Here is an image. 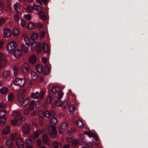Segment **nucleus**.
Segmentation results:
<instances>
[{
    "label": "nucleus",
    "mask_w": 148,
    "mask_h": 148,
    "mask_svg": "<svg viewBox=\"0 0 148 148\" xmlns=\"http://www.w3.org/2000/svg\"><path fill=\"white\" fill-rule=\"evenodd\" d=\"M16 46V42L14 40L11 41L7 45L6 49L9 53H12L15 50Z\"/></svg>",
    "instance_id": "1"
},
{
    "label": "nucleus",
    "mask_w": 148,
    "mask_h": 148,
    "mask_svg": "<svg viewBox=\"0 0 148 148\" xmlns=\"http://www.w3.org/2000/svg\"><path fill=\"white\" fill-rule=\"evenodd\" d=\"M45 92L43 91H41L39 93L38 91L35 92L31 93L30 96L32 99H37L39 98L40 99H43L44 97Z\"/></svg>",
    "instance_id": "2"
},
{
    "label": "nucleus",
    "mask_w": 148,
    "mask_h": 148,
    "mask_svg": "<svg viewBox=\"0 0 148 148\" xmlns=\"http://www.w3.org/2000/svg\"><path fill=\"white\" fill-rule=\"evenodd\" d=\"M25 80L24 78H21L19 77L16 78L14 81V83L15 85L22 87L25 84Z\"/></svg>",
    "instance_id": "3"
},
{
    "label": "nucleus",
    "mask_w": 148,
    "mask_h": 148,
    "mask_svg": "<svg viewBox=\"0 0 148 148\" xmlns=\"http://www.w3.org/2000/svg\"><path fill=\"white\" fill-rule=\"evenodd\" d=\"M47 133L49 134L50 137L51 138H54L57 136V132L55 126L52 125L51 126V131L50 132L49 130V132L47 131Z\"/></svg>",
    "instance_id": "4"
},
{
    "label": "nucleus",
    "mask_w": 148,
    "mask_h": 148,
    "mask_svg": "<svg viewBox=\"0 0 148 148\" xmlns=\"http://www.w3.org/2000/svg\"><path fill=\"white\" fill-rule=\"evenodd\" d=\"M68 127V124L64 122L61 124L60 127L59 128V131L60 134H62L64 131L67 130Z\"/></svg>",
    "instance_id": "5"
},
{
    "label": "nucleus",
    "mask_w": 148,
    "mask_h": 148,
    "mask_svg": "<svg viewBox=\"0 0 148 148\" xmlns=\"http://www.w3.org/2000/svg\"><path fill=\"white\" fill-rule=\"evenodd\" d=\"M22 121V118L21 117H20L17 119L15 118L11 121V123L12 124L14 125H17L18 126L20 125L21 124Z\"/></svg>",
    "instance_id": "6"
},
{
    "label": "nucleus",
    "mask_w": 148,
    "mask_h": 148,
    "mask_svg": "<svg viewBox=\"0 0 148 148\" xmlns=\"http://www.w3.org/2000/svg\"><path fill=\"white\" fill-rule=\"evenodd\" d=\"M16 145L19 148H24V143L22 140L19 138H17L16 140Z\"/></svg>",
    "instance_id": "7"
},
{
    "label": "nucleus",
    "mask_w": 148,
    "mask_h": 148,
    "mask_svg": "<svg viewBox=\"0 0 148 148\" xmlns=\"http://www.w3.org/2000/svg\"><path fill=\"white\" fill-rule=\"evenodd\" d=\"M11 31L8 28H6L4 29L3 36L5 38H8L11 34Z\"/></svg>",
    "instance_id": "8"
},
{
    "label": "nucleus",
    "mask_w": 148,
    "mask_h": 148,
    "mask_svg": "<svg viewBox=\"0 0 148 148\" xmlns=\"http://www.w3.org/2000/svg\"><path fill=\"white\" fill-rule=\"evenodd\" d=\"M44 132L45 130L44 129L36 130L34 132L33 135L35 138H37L41 134L43 133Z\"/></svg>",
    "instance_id": "9"
},
{
    "label": "nucleus",
    "mask_w": 148,
    "mask_h": 148,
    "mask_svg": "<svg viewBox=\"0 0 148 148\" xmlns=\"http://www.w3.org/2000/svg\"><path fill=\"white\" fill-rule=\"evenodd\" d=\"M42 140L43 143L45 144L49 145H50V143L49 140L48 136L46 134H44L42 136Z\"/></svg>",
    "instance_id": "10"
},
{
    "label": "nucleus",
    "mask_w": 148,
    "mask_h": 148,
    "mask_svg": "<svg viewBox=\"0 0 148 148\" xmlns=\"http://www.w3.org/2000/svg\"><path fill=\"white\" fill-rule=\"evenodd\" d=\"M55 114L54 111L53 110H51L50 111H46L44 113V116L47 118H49L51 116H54Z\"/></svg>",
    "instance_id": "11"
},
{
    "label": "nucleus",
    "mask_w": 148,
    "mask_h": 148,
    "mask_svg": "<svg viewBox=\"0 0 148 148\" xmlns=\"http://www.w3.org/2000/svg\"><path fill=\"white\" fill-rule=\"evenodd\" d=\"M22 51L21 49L16 50L13 53L14 56L16 58H19L22 55Z\"/></svg>",
    "instance_id": "12"
},
{
    "label": "nucleus",
    "mask_w": 148,
    "mask_h": 148,
    "mask_svg": "<svg viewBox=\"0 0 148 148\" xmlns=\"http://www.w3.org/2000/svg\"><path fill=\"white\" fill-rule=\"evenodd\" d=\"M30 131V128L27 125H25L22 129V132L25 134H29Z\"/></svg>",
    "instance_id": "13"
},
{
    "label": "nucleus",
    "mask_w": 148,
    "mask_h": 148,
    "mask_svg": "<svg viewBox=\"0 0 148 148\" xmlns=\"http://www.w3.org/2000/svg\"><path fill=\"white\" fill-rule=\"evenodd\" d=\"M42 49L43 52L45 53H48L50 51V49L49 46L44 42L42 43Z\"/></svg>",
    "instance_id": "14"
},
{
    "label": "nucleus",
    "mask_w": 148,
    "mask_h": 148,
    "mask_svg": "<svg viewBox=\"0 0 148 148\" xmlns=\"http://www.w3.org/2000/svg\"><path fill=\"white\" fill-rule=\"evenodd\" d=\"M14 7L15 10L17 12L19 13L21 11V7L20 3H16L14 5Z\"/></svg>",
    "instance_id": "15"
},
{
    "label": "nucleus",
    "mask_w": 148,
    "mask_h": 148,
    "mask_svg": "<svg viewBox=\"0 0 148 148\" xmlns=\"http://www.w3.org/2000/svg\"><path fill=\"white\" fill-rule=\"evenodd\" d=\"M22 71L24 73H26L29 70V65L26 63L24 64L22 66Z\"/></svg>",
    "instance_id": "16"
},
{
    "label": "nucleus",
    "mask_w": 148,
    "mask_h": 148,
    "mask_svg": "<svg viewBox=\"0 0 148 148\" xmlns=\"http://www.w3.org/2000/svg\"><path fill=\"white\" fill-rule=\"evenodd\" d=\"M31 9L37 11H40L42 10V7L40 5H33Z\"/></svg>",
    "instance_id": "17"
},
{
    "label": "nucleus",
    "mask_w": 148,
    "mask_h": 148,
    "mask_svg": "<svg viewBox=\"0 0 148 148\" xmlns=\"http://www.w3.org/2000/svg\"><path fill=\"white\" fill-rule=\"evenodd\" d=\"M31 77L32 79L33 80H36L38 78V75L35 72L32 71L31 72Z\"/></svg>",
    "instance_id": "18"
},
{
    "label": "nucleus",
    "mask_w": 148,
    "mask_h": 148,
    "mask_svg": "<svg viewBox=\"0 0 148 148\" xmlns=\"http://www.w3.org/2000/svg\"><path fill=\"white\" fill-rule=\"evenodd\" d=\"M35 26V24L33 22H29L27 24V27L29 30H32Z\"/></svg>",
    "instance_id": "19"
},
{
    "label": "nucleus",
    "mask_w": 148,
    "mask_h": 148,
    "mask_svg": "<svg viewBox=\"0 0 148 148\" xmlns=\"http://www.w3.org/2000/svg\"><path fill=\"white\" fill-rule=\"evenodd\" d=\"M36 69L38 72L41 73L43 71L44 69L41 65H38L36 66Z\"/></svg>",
    "instance_id": "20"
},
{
    "label": "nucleus",
    "mask_w": 148,
    "mask_h": 148,
    "mask_svg": "<svg viewBox=\"0 0 148 148\" xmlns=\"http://www.w3.org/2000/svg\"><path fill=\"white\" fill-rule=\"evenodd\" d=\"M36 60V56L34 55L31 56L29 58V61L32 64H34Z\"/></svg>",
    "instance_id": "21"
},
{
    "label": "nucleus",
    "mask_w": 148,
    "mask_h": 148,
    "mask_svg": "<svg viewBox=\"0 0 148 148\" xmlns=\"http://www.w3.org/2000/svg\"><path fill=\"white\" fill-rule=\"evenodd\" d=\"M50 122L53 125H56L58 123V119L55 117H52L50 119Z\"/></svg>",
    "instance_id": "22"
},
{
    "label": "nucleus",
    "mask_w": 148,
    "mask_h": 148,
    "mask_svg": "<svg viewBox=\"0 0 148 148\" xmlns=\"http://www.w3.org/2000/svg\"><path fill=\"white\" fill-rule=\"evenodd\" d=\"M38 36L39 35L37 33H35L31 35L30 37L33 40H35L38 39Z\"/></svg>",
    "instance_id": "23"
},
{
    "label": "nucleus",
    "mask_w": 148,
    "mask_h": 148,
    "mask_svg": "<svg viewBox=\"0 0 148 148\" xmlns=\"http://www.w3.org/2000/svg\"><path fill=\"white\" fill-rule=\"evenodd\" d=\"M77 126L79 128H82L84 127V125L83 122L81 120H78L77 123Z\"/></svg>",
    "instance_id": "24"
},
{
    "label": "nucleus",
    "mask_w": 148,
    "mask_h": 148,
    "mask_svg": "<svg viewBox=\"0 0 148 148\" xmlns=\"http://www.w3.org/2000/svg\"><path fill=\"white\" fill-rule=\"evenodd\" d=\"M30 103V100L29 98H27L25 99L22 103V105L24 107L27 106Z\"/></svg>",
    "instance_id": "25"
},
{
    "label": "nucleus",
    "mask_w": 148,
    "mask_h": 148,
    "mask_svg": "<svg viewBox=\"0 0 148 148\" xmlns=\"http://www.w3.org/2000/svg\"><path fill=\"white\" fill-rule=\"evenodd\" d=\"M69 109L70 112L71 113L74 114L75 112V108L73 105L70 106Z\"/></svg>",
    "instance_id": "26"
},
{
    "label": "nucleus",
    "mask_w": 148,
    "mask_h": 148,
    "mask_svg": "<svg viewBox=\"0 0 148 148\" xmlns=\"http://www.w3.org/2000/svg\"><path fill=\"white\" fill-rule=\"evenodd\" d=\"M10 131V129L9 126H6L3 130L2 133L3 134H6L8 133Z\"/></svg>",
    "instance_id": "27"
},
{
    "label": "nucleus",
    "mask_w": 148,
    "mask_h": 148,
    "mask_svg": "<svg viewBox=\"0 0 148 148\" xmlns=\"http://www.w3.org/2000/svg\"><path fill=\"white\" fill-rule=\"evenodd\" d=\"M10 71H6L3 73V77L5 78H7L10 76Z\"/></svg>",
    "instance_id": "28"
},
{
    "label": "nucleus",
    "mask_w": 148,
    "mask_h": 148,
    "mask_svg": "<svg viewBox=\"0 0 148 148\" xmlns=\"http://www.w3.org/2000/svg\"><path fill=\"white\" fill-rule=\"evenodd\" d=\"M25 143L26 146L32 145V141L30 139L26 138L25 140Z\"/></svg>",
    "instance_id": "29"
},
{
    "label": "nucleus",
    "mask_w": 148,
    "mask_h": 148,
    "mask_svg": "<svg viewBox=\"0 0 148 148\" xmlns=\"http://www.w3.org/2000/svg\"><path fill=\"white\" fill-rule=\"evenodd\" d=\"M8 91V89L6 87H3L0 89V93L4 94L6 93Z\"/></svg>",
    "instance_id": "30"
},
{
    "label": "nucleus",
    "mask_w": 148,
    "mask_h": 148,
    "mask_svg": "<svg viewBox=\"0 0 148 148\" xmlns=\"http://www.w3.org/2000/svg\"><path fill=\"white\" fill-rule=\"evenodd\" d=\"M12 115L13 116L15 117H18L19 118L20 116V112L17 110L14 111L12 113Z\"/></svg>",
    "instance_id": "31"
},
{
    "label": "nucleus",
    "mask_w": 148,
    "mask_h": 148,
    "mask_svg": "<svg viewBox=\"0 0 148 148\" xmlns=\"http://www.w3.org/2000/svg\"><path fill=\"white\" fill-rule=\"evenodd\" d=\"M5 144L9 148L11 147L12 143L11 141L8 139H7L5 141Z\"/></svg>",
    "instance_id": "32"
},
{
    "label": "nucleus",
    "mask_w": 148,
    "mask_h": 148,
    "mask_svg": "<svg viewBox=\"0 0 148 148\" xmlns=\"http://www.w3.org/2000/svg\"><path fill=\"white\" fill-rule=\"evenodd\" d=\"M24 40L26 45L27 46H29L30 43V38L27 36L25 37L24 38Z\"/></svg>",
    "instance_id": "33"
},
{
    "label": "nucleus",
    "mask_w": 148,
    "mask_h": 148,
    "mask_svg": "<svg viewBox=\"0 0 148 148\" xmlns=\"http://www.w3.org/2000/svg\"><path fill=\"white\" fill-rule=\"evenodd\" d=\"M39 14L41 19L43 20L46 19V17L44 12H39Z\"/></svg>",
    "instance_id": "34"
},
{
    "label": "nucleus",
    "mask_w": 148,
    "mask_h": 148,
    "mask_svg": "<svg viewBox=\"0 0 148 148\" xmlns=\"http://www.w3.org/2000/svg\"><path fill=\"white\" fill-rule=\"evenodd\" d=\"M50 69L48 65H46L45 67V71L44 73V74L45 75L48 74L49 72Z\"/></svg>",
    "instance_id": "35"
},
{
    "label": "nucleus",
    "mask_w": 148,
    "mask_h": 148,
    "mask_svg": "<svg viewBox=\"0 0 148 148\" xmlns=\"http://www.w3.org/2000/svg\"><path fill=\"white\" fill-rule=\"evenodd\" d=\"M19 34V32L17 28H14L13 30V34L15 36H17Z\"/></svg>",
    "instance_id": "36"
},
{
    "label": "nucleus",
    "mask_w": 148,
    "mask_h": 148,
    "mask_svg": "<svg viewBox=\"0 0 148 148\" xmlns=\"http://www.w3.org/2000/svg\"><path fill=\"white\" fill-rule=\"evenodd\" d=\"M12 69L14 71V75L15 76H17L18 73V68L16 66H14L12 68Z\"/></svg>",
    "instance_id": "37"
},
{
    "label": "nucleus",
    "mask_w": 148,
    "mask_h": 148,
    "mask_svg": "<svg viewBox=\"0 0 148 148\" xmlns=\"http://www.w3.org/2000/svg\"><path fill=\"white\" fill-rule=\"evenodd\" d=\"M37 47V44L35 42H32L31 45V49L32 50H34Z\"/></svg>",
    "instance_id": "38"
},
{
    "label": "nucleus",
    "mask_w": 148,
    "mask_h": 148,
    "mask_svg": "<svg viewBox=\"0 0 148 148\" xmlns=\"http://www.w3.org/2000/svg\"><path fill=\"white\" fill-rule=\"evenodd\" d=\"M52 98L51 96L49 95L47 98L45 99V101L47 103H50L51 102Z\"/></svg>",
    "instance_id": "39"
},
{
    "label": "nucleus",
    "mask_w": 148,
    "mask_h": 148,
    "mask_svg": "<svg viewBox=\"0 0 148 148\" xmlns=\"http://www.w3.org/2000/svg\"><path fill=\"white\" fill-rule=\"evenodd\" d=\"M35 103V101L33 100L30 103L29 105V109L30 110H32L33 109Z\"/></svg>",
    "instance_id": "40"
},
{
    "label": "nucleus",
    "mask_w": 148,
    "mask_h": 148,
    "mask_svg": "<svg viewBox=\"0 0 148 148\" xmlns=\"http://www.w3.org/2000/svg\"><path fill=\"white\" fill-rule=\"evenodd\" d=\"M14 96L12 93H10L8 95V100L9 101H11L14 99Z\"/></svg>",
    "instance_id": "41"
},
{
    "label": "nucleus",
    "mask_w": 148,
    "mask_h": 148,
    "mask_svg": "<svg viewBox=\"0 0 148 148\" xmlns=\"http://www.w3.org/2000/svg\"><path fill=\"white\" fill-rule=\"evenodd\" d=\"M51 91L54 93L58 92L60 91V89L58 87H52Z\"/></svg>",
    "instance_id": "42"
},
{
    "label": "nucleus",
    "mask_w": 148,
    "mask_h": 148,
    "mask_svg": "<svg viewBox=\"0 0 148 148\" xmlns=\"http://www.w3.org/2000/svg\"><path fill=\"white\" fill-rule=\"evenodd\" d=\"M63 101V103L62 104V106L64 108H66L68 106V104L67 101L66 100H64Z\"/></svg>",
    "instance_id": "43"
},
{
    "label": "nucleus",
    "mask_w": 148,
    "mask_h": 148,
    "mask_svg": "<svg viewBox=\"0 0 148 148\" xmlns=\"http://www.w3.org/2000/svg\"><path fill=\"white\" fill-rule=\"evenodd\" d=\"M21 48L22 49L23 51L26 53L28 51V47H27L24 44H22L21 45Z\"/></svg>",
    "instance_id": "44"
},
{
    "label": "nucleus",
    "mask_w": 148,
    "mask_h": 148,
    "mask_svg": "<svg viewBox=\"0 0 148 148\" xmlns=\"http://www.w3.org/2000/svg\"><path fill=\"white\" fill-rule=\"evenodd\" d=\"M79 143L78 141L77 140L75 139L72 142V146L73 147L77 146Z\"/></svg>",
    "instance_id": "45"
},
{
    "label": "nucleus",
    "mask_w": 148,
    "mask_h": 148,
    "mask_svg": "<svg viewBox=\"0 0 148 148\" xmlns=\"http://www.w3.org/2000/svg\"><path fill=\"white\" fill-rule=\"evenodd\" d=\"M62 103L63 101H61L60 100H58L56 101L55 104L56 106L59 107L62 106Z\"/></svg>",
    "instance_id": "46"
},
{
    "label": "nucleus",
    "mask_w": 148,
    "mask_h": 148,
    "mask_svg": "<svg viewBox=\"0 0 148 148\" xmlns=\"http://www.w3.org/2000/svg\"><path fill=\"white\" fill-rule=\"evenodd\" d=\"M5 121L6 118L5 117L2 118L1 119V121H0V125L1 126H3L5 124Z\"/></svg>",
    "instance_id": "47"
},
{
    "label": "nucleus",
    "mask_w": 148,
    "mask_h": 148,
    "mask_svg": "<svg viewBox=\"0 0 148 148\" xmlns=\"http://www.w3.org/2000/svg\"><path fill=\"white\" fill-rule=\"evenodd\" d=\"M58 93V94L57 95V97L58 99H61L64 93L60 91Z\"/></svg>",
    "instance_id": "48"
},
{
    "label": "nucleus",
    "mask_w": 148,
    "mask_h": 148,
    "mask_svg": "<svg viewBox=\"0 0 148 148\" xmlns=\"http://www.w3.org/2000/svg\"><path fill=\"white\" fill-rule=\"evenodd\" d=\"M23 17L27 20H30L31 18V16L29 14L24 15L23 16Z\"/></svg>",
    "instance_id": "49"
},
{
    "label": "nucleus",
    "mask_w": 148,
    "mask_h": 148,
    "mask_svg": "<svg viewBox=\"0 0 148 148\" xmlns=\"http://www.w3.org/2000/svg\"><path fill=\"white\" fill-rule=\"evenodd\" d=\"M6 114V111L4 110L0 111V118L1 117Z\"/></svg>",
    "instance_id": "50"
},
{
    "label": "nucleus",
    "mask_w": 148,
    "mask_h": 148,
    "mask_svg": "<svg viewBox=\"0 0 148 148\" xmlns=\"http://www.w3.org/2000/svg\"><path fill=\"white\" fill-rule=\"evenodd\" d=\"M5 58V55L3 53L0 52V60L3 61Z\"/></svg>",
    "instance_id": "51"
},
{
    "label": "nucleus",
    "mask_w": 148,
    "mask_h": 148,
    "mask_svg": "<svg viewBox=\"0 0 148 148\" xmlns=\"http://www.w3.org/2000/svg\"><path fill=\"white\" fill-rule=\"evenodd\" d=\"M21 25L22 27H24L25 26L26 24L25 21L23 19H21Z\"/></svg>",
    "instance_id": "52"
},
{
    "label": "nucleus",
    "mask_w": 148,
    "mask_h": 148,
    "mask_svg": "<svg viewBox=\"0 0 148 148\" xmlns=\"http://www.w3.org/2000/svg\"><path fill=\"white\" fill-rule=\"evenodd\" d=\"M5 22V19L3 18H0V26L2 25Z\"/></svg>",
    "instance_id": "53"
},
{
    "label": "nucleus",
    "mask_w": 148,
    "mask_h": 148,
    "mask_svg": "<svg viewBox=\"0 0 148 148\" xmlns=\"http://www.w3.org/2000/svg\"><path fill=\"white\" fill-rule=\"evenodd\" d=\"M53 146L54 148H58L59 145L58 143L56 142L53 143Z\"/></svg>",
    "instance_id": "54"
},
{
    "label": "nucleus",
    "mask_w": 148,
    "mask_h": 148,
    "mask_svg": "<svg viewBox=\"0 0 148 148\" xmlns=\"http://www.w3.org/2000/svg\"><path fill=\"white\" fill-rule=\"evenodd\" d=\"M42 2H43L46 7H47V4L49 2V0H42Z\"/></svg>",
    "instance_id": "55"
},
{
    "label": "nucleus",
    "mask_w": 148,
    "mask_h": 148,
    "mask_svg": "<svg viewBox=\"0 0 148 148\" xmlns=\"http://www.w3.org/2000/svg\"><path fill=\"white\" fill-rule=\"evenodd\" d=\"M36 143L38 147L40 146L42 143V142L41 140L39 139L37 140L36 141Z\"/></svg>",
    "instance_id": "56"
},
{
    "label": "nucleus",
    "mask_w": 148,
    "mask_h": 148,
    "mask_svg": "<svg viewBox=\"0 0 148 148\" xmlns=\"http://www.w3.org/2000/svg\"><path fill=\"white\" fill-rule=\"evenodd\" d=\"M85 134L88 135L90 138H91L92 136V134L89 132H85Z\"/></svg>",
    "instance_id": "57"
},
{
    "label": "nucleus",
    "mask_w": 148,
    "mask_h": 148,
    "mask_svg": "<svg viewBox=\"0 0 148 148\" xmlns=\"http://www.w3.org/2000/svg\"><path fill=\"white\" fill-rule=\"evenodd\" d=\"M45 33L44 32L41 31L40 32V37L42 38L45 37Z\"/></svg>",
    "instance_id": "58"
},
{
    "label": "nucleus",
    "mask_w": 148,
    "mask_h": 148,
    "mask_svg": "<svg viewBox=\"0 0 148 148\" xmlns=\"http://www.w3.org/2000/svg\"><path fill=\"white\" fill-rule=\"evenodd\" d=\"M86 145L88 147H91L92 146L93 144L91 142H88L86 143Z\"/></svg>",
    "instance_id": "59"
},
{
    "label": "nucleus",
    "mask_w": 148,
    "mask_h": 148,
    "mask_svg": "<svg viewBox=\"0 0 148 148\" xmlns=\"http://www.w3.org/2000/svg\"><path fill=\"white\" fill-rule=\"evenodd\" d=\"M16 137V134H14L11 135V137L12 140L13 141Z\"/></svg>",
    "instance_id": "60"
},
{
    "label": "nucleus",
    "mask_w": 148,
    "mask_h": 148,
    "mask_svg": "<svg viewBox=\"0 0 148 148\" xmlns=\"http://www.w3.org/2000/svg\"><path fill=\"white\" fill-rule=\"evenodd\" d=\"M4 5L2 3L0 2V11H1L4 7Z\"/></svg>",
    "instance_id": "61"
},
{
    "label": "nucleus",
    "mask_w": 148,
    "mask_h": 148,
    "mask_svg": "<svg viewBox=\"0 0 148 148\" xmlns=\"http://www.w3.org/2000/svg\"><path fill=\"white\" fill-rule=\"evenodd\" d=\"M72 140V138H71L69 137L67 138L66 139V141L68 143H69L71 142Z\"/></svg>",
    "instance_id": "62"
},
{
    "label": "nucleus",
    "mask_w": 148,
    "mask_h": 148,
    "mask_svg": "<svg viewBox=\"0 0 148 148\" xmlns=\"http://www.w3.org/2000/svg\"><path fill=\"white\" fill-rule=\"evenodd\" d=\"M42 61L45 64H46L47 63V59L46 58L44 57L42 59Z\"/></svg>",
    "instance_id": "63"
},
{
    "label": "nucleus",
    "mask_w": 148,
    "mask_h": 148,
    "mask_svg": "<svg viewBox=\"0 0 148 148\" xmlns=\"http://www.w3.org/2000/svg\"><path fill=\"white\" fill-rule=\"evenodd\" d=\"M24 99V97L23 96H20L19 97L18 101H19L20 102L22 101Z\"/></svg>",
    "instance_id": "64"
}]
</instances>
